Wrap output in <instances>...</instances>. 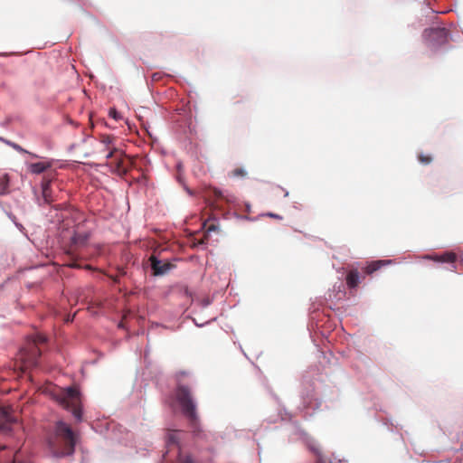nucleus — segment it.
<instances>
[{"mask_svg": "<svg viewBox=\"0 0 463 463\" xmlns=\"http://www.w3.org/2000/svg\"><path fill=\"white\" fill-rule=\"evenodd\" d=\"M68 411L71 412L77 422L83 420V407L81 402L73 403Z\"/></svg>", "mask_w": 463, "mask_h": 463, "instance_id": "4468645a", "label": "nucleus"}, {"mask_svg": "<svg viewBox=\"0 0 463 463\" xmlns=\"http://www.w3.org/2000/svg\"><path fill=\"white\" fill-rule=\"evenodd\" d=\"M90 238L88 232L74 233L71 237V242L73 244L84 245Z\"/></svg>", "mask_w": 463, "mask_h": 463, "instance_id": "f3484780", "label": "nucleus"}, {"mask_svg": "<svg viewBox=\"0 0 463 463\" xmlns=\"http://www.w3.org/2000/svg\"><path fill=\"white\" fill-rule=\"evenodd\" d=\"M216 229H217V227H216L215 225H212V226H210V227L208 228V232H213V231H215Z\"/></svg>", "mask_w": 463, "mask_h": 463, "instance_id": "a19ab883", "label": "nucleus"}, {"mask_svg": "<svg viewBox=\"0 0 463 463\" xmlns=\"http://www.w3.org/2000/svg\"><path fill=\"white\" fill-rule=\"evenodd\" d=\"M332 456H333L334 459H335V460H337L339 463H347V460H345V459H344V458H343V459L337 458L335 456V454H333Z\"/></svg>", "mask_w": 463, "mask_h": 463, "instance_id": "c9c22d12", "label": "nucleus"}, {"mask_svg": "<svg viewBox=\"0 0 463 463\" xmlns=\"http://www.w3.org/2000/svg\"><path fill=\"white\" fill-rule=\"evenodd\" d=\"M109 116L115 120H118L121 118L120 113L115 108L109 109Z\"/></svg>", "mask_w": 463, "mask_h": 463, "instance_id": "4be33fe9", "label": "nucleus"}, {"mask_svg": "<svg viewBox=\"0 0 463 463\" xmlns=\"http://www.w3.org/2000/svg\"><path fill=\"white\" fill-rule=\"evenodd\" d=\"M5 213L21 232L25 233V229L24 225L17 221L15 215H14L11 212L8 211H5Z\"/></svg>", "mask_w": 463, "mask_h": 463, "instance_id": "a211bd4d", "label": "nucleus"}, {"mask_svg": "<svg viewBox=\"0 0 463 463\" xmlns=\"http://www.w3.org/2000/svg\"><path fill=\"white\" fill-rule=\"evenodd\" d=\"M448 37L449 32L444 27L426 28L422 33L424 43L434 52L448 43Z\"/></svg>", "mask_w": 463, "mask_h": 463, "instance_id": "20e7f679", "label": "nucleus"}, {"mask_svg": "<svg viewBox=\"0 0 463 463\" xmlns=\"http://www.w3.org/2000/svg\"><path fill=\"white\" fill-rule=\"evenodd\" d=\"M270 394L279 406V411L276 417H269L266 420L269 423H274L277 422L278 420H286L287 419H290V414L287 411L285 407L280 408L281 404L279 398L273 392H271Z\"/></svg>", "mask_w": 463, "mask_h": 463, "instance_id": "9d476101", "label": "nucleus"}, {"mask_svg": "<svg viewBox=\"0 0 463 463\" xmlns=\"http://www.w3.org/2000/svg\"><path fill=\"white\" fill-rule=\"evenodd\" d=\"M182 463H194V461L192 456L187 455V456H185V458H184Z\"/></svg>", "mask_w": 463, "mask_h": 463, "instance_id": "2f4dec72", "label": "nucleus"}, {"mask_svg": "<svg viewBox=\"0 0 463 463\" xmlns=\"http://www.w3.org/2000/svg\"><path fill=\"white\" fill-rule=\"evenodd\" d=\"M188 373L185 371H179L176 373L175 377L177 380V383H180L181 377L187 375Z\"/></svg>", "mask_w": 463, "mask_h": 463, "instance_id": "cd10ccee", "label": "nucleus"}, {"mask_svg": "<svg viewBox=\"0 0 463 463\" xmlns=\"http://www.w3.org/2000/svg\"><path fill=\"white\" fill-rule=\"evenodd\" d=\"M232 175L233 176H246L247 175V172L244 168H236L233 172H232Z\"/></svg>", "mask_w": 463, "mask_h": 463, "instance_id": "b1692460", "label": "nucleus"}, {"mask_svg": "<svg viewBox=\"0 0 463 463\" xmlns=\"http://www.w3.org/2000/svg\"><path fill=\"white\" fill-rule=\"evenodd\" d=\"M383 266V260H373L367 267V273L372 274Z\"/></svg>", "mask_w": 463, "mask_h": 463, "instance_id": "6ab92c4d", "label": "nucleus"}, {"mask_svg": "<svg viewBox=\"0 0 463 463\" xmlns=\"http://www.w3.org/2000/svg\"><path fill=\"white\" fill-rule=\"evenodd\" d=\"M193 321L194 323V325L197 326V327H203V326L207 325L210 323V321H207L205 323H201L199 324V321H196L194 318H193Z\"/></svg>", "mask_w": 463, "mask_h": 463, "instance_id": "473e14b6", "label": "nucleus"}, {"mask_svg": "<svg viewBox=\"0 0 463 463\" xmlns=\"http://www.w3.org/2000/svg\"><path fill=\"white\" fill-rule=\"evenodd\" d=\"M0 142H3L4 144H5V145H7V146H13V144H14V142H13V141L8 140V139H6V138H5V137H2V139H1V141H0Z\"/></svg>", "mask_w": 463, "mask_h": 463, "instance_id": "72a5a7b5", "label": "nucleus"}, {"mask_svg": "<svg viewBox=\"0 0 463 463\" xmlns=\"http://www.w3.org/2000/svg\"><path fill=\"white\" fill-rule=\"evenodd\" d=\"M12 148H14L15 151L19 152V153H29L28 150L24 149V147H22L19 144L14 142L13 146H11Z\"/></svg>", "mask_w": 463, "mask_h": 463, "instance_id": "393cba45", "label": "nucleus"}, {"mask_svg": "<svg viewBox=\"0 0 463 463\" xmlns=\"http://www.w3.org/2000/svg\"><path fill=\"white\" fill-rule=\"evenodd\" d=\"M291 431L292 433L299 436V438L305 441L309 450L316 455V463H333L332 459L326 462V459L323 453L321 452L317 442L314 439L309 437L308 434L305 430H303L297 422H294L292 424Z\"/></svg>", "mask_w": 463, "mask_h": 463, "instance_id": "39448f33", "label": "nucleus"}, {"mask_svg": "<svg viewBox=\"0 0 463 463\" xmlns=\"http://www.w3.org/2000/svg\"><path fill=\"white\" fill-rule=\"evenodd\" d=\"M113 281H114L115 283H118V279L117 278H114V279H113Z\"/></svg>", "mask_w": 463, "mask_h": 463, "instance_id": "09e8293b", "label": "nucleus"}, {"mask_svg": "<svg viewBox=\"0 0 463 463\" xmlns=\"http://www.w3.org/2000/svg\"><path fill=\"white\" fill-rule=\"evenodd\" d=\"M12 463H23V462H16V461H14V462H12Z\"/></svg>", "mask_w": 463, "mask_h": 463, "instance_id": "8fccbe9b", "label": "nucleus"}, {"mask_svg": "<svg viewBox=\"0 0 463 463\" xmlns=\"http://www.w3.org/2000/svg\"><path fill=\"white\" fill-rule=\"evenodd\" d=\"M264 215H266L268 217H270V218L278 219V220H281L282 219L281 215L274 213H270V212L265 213Z\"/></svg>", "mask_w": 463, "mask_h": 463, "instance_id": "7c9ffc66", "label": "nucleus"}, {"mask_svg": "<svg viewBox=\"0 0 463 463\" xmlns=\"http://www.w3.org/2000/svg\"><path fill=\"white\" fill-rule=\"evenodd\" d=\"M47 337L41 333H35L27 336L25 344L20 348V356L26 366L36 367L39 364V359L42 351L39 345L45 344Z\"/></svg>", "mask_w": 463, "mask_h": 463, "instance_id": "f03ea898", "label": "nucleus"}, {"mask_svg": "<svg viewBox=\"0 0 463 463\" xmlns=\"http://www.w3.org/2000/svg\"><path fill=\"white\" fill-rule=\"evenodd\" d=\"M75 146H76L75 144H72V145L70 146V150L74 149Z\"/></svg>", "mask_w": 463, "mask_h": 463, "instance_id": "a18cd8bd", "label": "nucleus"}, {"mask_svg": "<svg viewBox=\"0 0 463 463\" xmlns=\"http://www.w3.org/2000/svg\"><path fill=\"white\" fill-rule=\"evenodd\" d=\"M51 179H48V178H43L42 182H41V189L42 191H43V194L46 193V190H51Z\"/></svg>", "mask_w": 463, "mask_h": 463, "instance_id": "412c9836", "label": "nucleus"}, {"mask_svg": "<svg viewBox=\"0 0 463 463\" xmlns=\"http://www.w3.org/2000/svg\"><path fill=\"white\" fill-rule=\"evenodd\" d=\"M184 189L189 195H194V192L189 187L185 186Z\"/></svg>", "mask_w": 463, "mask_h": 463, "instance_id": "58836bf2", "label": "nucleus"}, {"mask_svg": "<svg viewBox=\"0 0 463 463\" xmlns=\"http://www.w3.org/2000/svg\"><path fill=\"white\" fill-rule=\"evenodd\" d=\"M182 433L181 430H168L165 436V446L169 449L173 446H176L178 448V452L180 453V437L179 435Z\"/></svg>", "mask_w": 463, "mask_h": 463, "instance_id": "9b49d317", "label": "nucleus"}, {"mask_svg": "<svg viewBox=\"0 0 463 463\" xmlns=\"http://www.w3.org/2000/svg\"><path fill=\"white\" fill-rule=\"evenodd\" d=\"M346 284L350 288H355L360 283V274L358 271H351L346 275Z\"/></svg>", "mask_w": 463, "mask_h": 463, "instance_id": "2eb2a0df", "label": "nucleus"}, {"mask_svg": "<svg viewBox=\"0 0 463 463\" xmlns=\"http://www.w3.org/2000/svg\"><path fill=\"white\" fill-rule=\"evenodd\" d=\"M0 208L5 212L6 211L5 208H4V205H3V203L0 201Z\"/></svg>", "mask_w": 463, "mask_h": 463, "instance_id": "c03bdc74", "label": "nucleus"}, {"mask_svg": "<svg viewBox=\"0 0 463 463\" xmlns=\"http://www.w3.org/2000/svg\"><path fill=\"white\" fill-rule=\"evenodd\" d=\"M224 194L225 193L223 191H222L221 189H218V188L214 189V194L217 197L225 198V194Z\"/></svg>", "mask_w": 463, "mask_h": 463, "instance_id": "c85d7f7f", "label": "nucleus"}, {"mask_svg": "<svg viewBox=\"0 0 463 463\" xmlns=\"http://www.w3.org/2000/svg\"><path fill=\"white\" fill-rule=\"evenodd\" d=\"M41 195H42V197H43V201H49L50 203L53 201V197L52 194V189L46 190L45 194H43V191H42Z\"/></svg>", "mask_w": 463, "mask_h": 463, "instance_id": "5701e85b", "label": "nucleus"}, {"mask_svg": "<svg viewBox=\"0 0 463 463\" xmlns=\"http://www.w3.org/2000/svg\"><path fill=\"white\" fill-rule=\"evenodd\" d=\"M27 155H29L32 158H39L40 156L34 153H32L29 151V153H26Z\"/></svg>", "mask_w": 463, "mask_h": 463, "instance_id": "4c0bfd02", "label": "nucleus"}, {"mask_svg": "<svg viewBox=\"0 0 463 463\" xmlns=\"http://www.w3.org/2000/svg\"><path fill=\"white\" fill-rule=\"evenodd\" d=\"M113 151H109L107 155H106V159H109L113 156Z\"/></svg>", "mask_w": 463, "mask_h": 463, "instance_id": "ea45409f", "label": "nucleus"}, {"mask_svg": "<svg viewBox=\"0 0 463 463\" xmlns=\"http://www.w3.org/2000/svg\"><path fill=\"white\" fill-rule=\"evenodd\" d=\"M175 399L185 417H195L196 402L192 395L190 387L178 383L175 391Z\"/></svg>", "mask_w": 463, "mask_h": 463, "instance_id": "7ed1b4c3", "label": "nucleus"}, {"mask_svg": "<svg viewBox=\"0 0 463 463\" xmlns=\"http://www.w3.org/2000/svg\"><path fill=\"white\" fill-rule=\"evenodd\" d=\"M68 266L72 269H80L81 268V265H80L76 260H72L71 261H70L68 263Z\"/></svg>", "mask_w": 463, "mask_h": 463, "instance_id": "bb28decb", "label": "nucleus"}, {"mask_svg": "<svg viewBox=\"0 0 463 463\" xmlns=\"http://www.w3.org/2000/svg\"><path fill=\"white\" fill-rule=\"evenodd\" d=\"M210 305V300L206 299L203 301V307H207Z\"/></svg>", "mask_w": 463, "mask_h": 463, "instance_id": "79ce46f5", "label": "nucleus"}, {"mask_svg": "<svg viewBox=\"0 0 463 463\" xmlns=\"http://www.w3.org/2000/svg\"><path fill=\"white\" fill-rule=\"evenodd\" d=\"M284 196H285V197H288V192L287 190H285Z\"/></svg>", "mask_w": 463, "mask_h": 463, "instance_id": "de8ad7c7", "label": "nucleus"}, {"mask_svg": "<svg viewBox=\"0 0 463 463\" xmlns=\"http://www.w3.org/2000/svg\"><path fill=\"white\" fill-rule=\"evenodd\" d=\"M57 401L64 409L69 410L73 403L80 402V392L77 387L68 386L57 397Z\"/></svg>", "mask_w": 463, "mask_h": 463, "instance_id": "423d86ee", "label": "nucleus"}, {"mask_svg": "<svg viewBox=\"0 0 463 463\" xmlns=\"http://www.w3.org/2000/svg\"><path fill=\"white\" fill-rule=\"evenodd\" d=\"M80 463H89V461L85 457H82Z\"/></svg>", "mask_w": 463, "mask_h": 463, "instance_id": "37998d69", "label": "nucleus"}, {"mask_svg": "<svg viewBox=\"0 0 463 463\" xmlns=\"http://www.w3.org/2000/svg\"><path fill=\"white\" fill-rule=\"evenodd\" d=\"M152 274L156 277L166 275L175 266L170 262H162L156 255L149 258Z\"/></svg>", "mask_w": 463, "mask_h": 463, "instance_id": "0eeeda50", "label": "nucleus"}, {"mask_svg": "<svg viewBox=\"0 0 463 463\" xmlns=\"http://www.w3.org/2000/svg\"><path fill=\"white\" fill-rule=\"evenodd\" d=\"M56 433L59 438L57 446L52 450V457L63 458L71 457L75 453L77 437L72 429L63 420L56 423Z\"/></svg>", "mask_w": 463, "mask_h": 463, "instance_id": "f257e3e1", "label": "nucleus"}, {"mask_svg": "<svg viewBox=\"0 0 463 463\" xmlns=\"http://www.w3.org/2000/svg\"><path fill=\"white\" fill-rule=\"evenodd\" d=\"M423 259L432 260L434 261L440 262V263H449L451 266L450 269L452 271L456 270V269H457V266L455 264V261L457 260V255L453 252H445L444 254H442L440 256L426 255L423 257Z\"/></svg>", "mask_w": 463, "mask_h": 463, "instance_id": "6e6552de", "label": "nucleus"}, {"mask_svg": "<svg viewBox=\"0 0 463 463\" xmlns=\"http://www.w3.org/2000/svg\"><path fill=\"white\" fill-rule=\"evenodd\" d=\"M10 179L7 174L0 178V196L7 195L9 191Z\"/></svg>", "mask_w": 463, "mask_h": 463, "instance_id": "dca6fc26", "label": "nucleus"}, {"mask_svg": "<svg viewBox=\"0 0 463 463\" xmlns=\"http://www.w3.org/2000/svg\"><path fill=\"white\" fill-rule=\"evenodd\" d=\"M383 261V266L392 264L393 262L392 260H382Z\"/></svg>", "mask_w": 463, "mask_h": 463, "instance_id": "e433bc0d", "label": "nucleus"}, {"mask_svg": "<svg viewBox=\"0 0 463 463\" xmlns=\"http://www.w3.org/2000/svg\"><path fill=\"white\" fill-rule=\"evenodd\" d=\"M419 160L420 163L424 164V165H428L431 162V157L430 156H424L423 154H420L419 156Z\"/></svg>", "mask_w": 463, "mask_h": 463, "instance_id": "a878e982", "label": "nucleus"}, {"mask_svg": "<svg viewBox=\"0 0 463 463\" xmlns=\"http://www.w3.org/2000/svg\"><path fill=\"white\" fill-rule=\"evenodd\" d=\"M89 156H90V154H89V153H85V154H84V156H83V157H84V158H87V157H89Z\"/></svg>", "mask_w": 463, "mask_h": 463, "instance_id": "49530a36", "label": "nucleus"}, {"mask_svg": "<svg viewBox=\"0 0 463 463\" xmlns=\"http://www.w3.org/2000/svg\"><path fill=\"white\" fill-rule=\"evenodd\" d=\"M15 418L6 410L0 411V431L8 433L12 430V423L15 422Z\"/></svg>", "mask_w": 463, "mask_h": 463, "instance_id": "1a4fd4ad", "label": "nucleus"}, {"mask_svg": "<svg viewBox=\"0 0 463 463\" xmlns=\"http://www.w3.org/2000/svg\"><path fill=\"white\" fill-rule=\"evenodd\" d=\"M16 52H0V57H8L10 55H14Z\"/></svg>", "mask_w": 463, "mask_h": 463, "instance_id": "f704fd0d", "label": "nucleus"}, {"mask_svg": "<svg viewBox=\"0 0 463 463\" xmlns=\"http://www.w3.org/2000/svg\"><path fill=\"white\" fill-rule=\"evenodd\" d=\"M189 420V425L191 432L194 438L203 439L204 437L203 431L199 422L197 411H195V417H186Z\"/></svg>", "mask_w": 463, "mask_h": 463, "instance_id": "f8f14e48", "label": "nucleus"}, {"mask_svg": "<svg viewBox=\"0 0 463 463\" xmlns=\"http://www.w3.org/2000/svg\"><path fill=\"white\" fill-rule=\"evenodd\" d=\"M52 167V162H36L28 165L29 171L33 175H40Z\"/></svg>", "mask_w": 463, "mask_h": 463, "instance_id": "ddd939ff", "label": "nucleus"}, {"mask_svg": "<svg viewBox=\"0 0 463 463\" xmlns=\"http://www.w3.org/2000/svg\"><path fill=\"white\" fill-rule=\"evenodd\" d=\"M34 195H35V203L39 207L42 208L44 205L50 204L49 201H43V197H42V195H39L35 190H34Z\"/></svg>", "mask_w": 463, "mask_h": 463, "instance_id": "aec40b11", "label": "nucleus"}, {"mask_svg": "<svg viewBox=\"0 0 463 463\" xmlns=\"http://www.w3.org/2000/svg\"><path fill=\"white\" fill-rule=\"evenodd\" d=\"M111 142H112V139L109 136H105L101 139V143L106 146H109Z\"/></svg>", "mask_w": 463, "mask_h": 463, "instance_id": "c756f323", "label": "nucleus"}]
</instances>
